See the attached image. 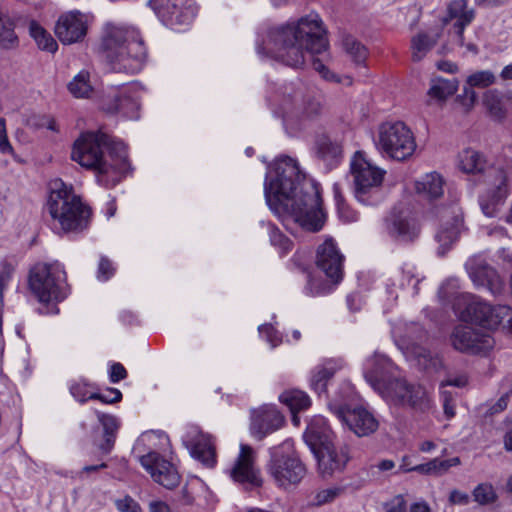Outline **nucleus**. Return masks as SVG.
<instances>
[{"mask_svg": "<svg viewBox=\"0 0 512 512\" xmlns=\"http://www.w3.org/2000/svg\"><path fill=\"white\" fill-rule=\"evenodd\" d=\"M328 46L322 19L316 13H310L296 22L268 28L257 41V52L298 68L305 63L306 53L321 54Z\"/></svg>", "mask_w": 512, "mask_h": 512, "instance_id": "2", "label": "nucleus"}, {"mask_svg": "<svg viewBox=\"0 0 512 512\" xmlns=\"http://www.w3.org/2000/svg\"><path fill=\"white\" fill-rule=\"evenodd\" d=\"M444 180L436 172L428 173L415 182V190L420 196L429 200L443 195Z\"/></svg>", "mask_w": 512, "mask_h": 512, "instance_id": "32", "label": "nucleus"}, {"mask_svg": "<svg viewBox=\"0 0 512 512\" xmlns=\"http://www.w3.org/2000/svg\"><path fill=\"white\" fill-rule=\"evenodd\" d=\"M468 380L465 375H459L453 378H448L447 380L441 383L440 389L444 390L445 386H455V387H464L467 384Z\"/></svg>", "mask_w": 512, "mask_h": 512, "instance_id": "61", "label": "nucleus"}, {"mask_svg": "<svg viewBox=\"0 0 512 512\" xmlns=\"http://www.w3.org/2000/svg\"><path fill=\"white\" fill-rule=\"evenodd\" d=\"M322 105L315 93L302 83L286 85L278 100L275 113L280 116L286 129L301 130L316 120Z\"/></svg>", "mask_w": 512, "mask_h": 512, "instance_id": "7", "label": "nucleus"}, {"mask_svg": "<svg viewBox=\"0 0 512 512\" xmlns=\"http://www.w3.org/2000/svg\"><path fill=\"white\" fill-rule=\"evenodd\" d=\"M127 371L124 366L120 363H114L110 368L109 378L112 383H117L120 380L125 379Z\"/></svg>", "mask_w": 512, "mask_h": 512, "instance_id": "58", "label": "nucleus"}, {"mask_svg": "<svg viewBox=\"0 0 512 512\" xmlns=\"http://www.w3.org/2000/svg\"><path fill=\"white\" fill-rule=\"evenodd\" d=\"M470 501V497L466 492L454 489L450 492L449 502L452 505H467Z\"/></svg>", "mask_w": 512, "mask_h": 512, "instance_id": "59", "label": "nucleus"}, {"mask_svg": "<svg viewBox=\"0 0 512 512\" xmlns=\"http://www.w3.org/2000/svg\"><path fill=\"white\" fill-rule=\"evenodd\" d=\"M29 287L42 303L62 301L68 294L63 266L58 263H38L29 274Z\"/></svg>", "mask_w": 512, "mask_h": 512, "instance_id": "10", "label": "nucleus"}, {"mask_svg": "<svg viewBox=\"0 0 512 512\" xmlns=\"http://www.w3.org/2000/svg\"><path fill=\"white\" fill-rule=\"evenodd\" d=\"M334 285L332 282L328 283L309 275L307 285L305 286V293L309 296L325 295L333 290Z\"/></svg>", "mask_w": 512, "mask_h": 512, "instance_id": "47", "label": "nucleus"}, {"mask_svg": "<svg viewBox=\"0 0 512 512\" xmlns=\"http://www.w3.org/2000/svg\"><path fill=\"white\" fill-rule=\"evenodd\" d=\"M264 195L269 208L290 229L288 222L309 232L324 225L318 186L301 173L295 159L278 157L269 166L264 183Z\"/></svg>", "mask_w": 512, "mask_h": 512, "instance_id": "1", "label": "nucleus"}, {"mask_svg": "<svg viewBox=\"0 0 512 512\" xmlns=\"http://www.w3.org/2000/svg\"><path fill=\"white\" fill-rule=\"evenodd\" d=\"M465 268L470 279L477 287L485 288L493 295L502 293L504 289L503 280L481 255L470 257L465 263Z\"/></svg>", "mask_w": 512, "mask_h": 512, "instance_id": "17", "label": "nucleus"}, {"mask_svg": "<svg viewBox=\"0 0 512 512\" xmlns=\"http://www.w3.org/2000/svg\"><path fill=\"white\" fill-rule=\"evenodd\" d=\"M18 44L15 20L6 9L0 8V47L9 50L16 48Z\"/></svg>", "mask_w": 512, "mask_h": 512, "instance_id": "36", "label": "nucleus"}, {"mask_svg": "<svg viewBox=\"0 0 512 512\" xmlns=\"http://www.w3.org/2000/svg\"><path fill=\"white\" fill-rule=\"evenodd\" d=\"M458 89V81L455 78H436L431 81L428 95L437 100H445L453 95Z\"/></svg>", "mask_w": 512, "mask_h": 512, "instance_id": "40", "label": "nucleus"}, {"mask_svg": "<svg viewBox=\"0 0 512 512\" xmlns=\"http://www.w3.org/2000/svg\"><path fill=\"white\" fill-rule=\"evenodd\" d=\"M425 337L426 333L420 326L412 325L410 333L401 339V348L404 349L410 357H413L420 366L427 369L432 366L435 367L438 363V359L433 356L430 350L420 345L419 342Z\"/></svg>", "mask_w": 512, "mask_h": 512, "instance_id": "25", "label": "nucleus"}, {"mask_svg": "<svg viewBox=\"0 0 512 512\" xmlns=\"http://www.w3.org/2000/svg\"><path fill=\"white\" fill-rule=\"evenodd\" d=\"M344 256L332 239L325 240L317 249L316 265L333 284L343 278Z\"/></svg>", "mask_w": 512, "mask_h": 512, "instance_id": "22", "label": "nucleus"}, {"mask_svg": "<svg viewBox=\"0 0 512 512\" xmlns=\"http://www.w3.org/2000/svg\"><path fill=\"white\" fill-rule=\"evenodd\" d=\"M333 192H334V198L336 201L339 216L346 217L344 215L345 201H344V198L341 193L340 185L338 183H335L333 185Z\"/></svg>", "mask_w": 512, "mask_h": 512, "instance_id": "60", "label": "nucleus"}, {"mask_svg": "<svg viewBox=\"0 0 512 512\" xmlns=\"http://www.w3.org/2000/svg\"><path fill=\"white\" fill-rule=\"evenodd\" d=\"M474 19V11L468 10L467 8L465 11L461 14V16L457 19V21L454 24V27L456 29V33L458 36V41L460 45L464 44V29L467 25H469L472 20Z\"/></svg>", "mask_w": 512, "mask_h": 512, "instance_id": "48", "label": "nucleus"}, {"mask_svg": "<svg viewBox=\"0 0 512 512\" xmlns=\"http://www.w3.org/2000/svg\"><path fill=\"white\" fill-rule=\"evenodd\" d=\"M392 370V362L385 355L376 353L367 360L364 375L367 379V375L375 371L379 378H381V386L384 387L390 381L389 377L392 374Z\"/></svg>", "mask_w": 512, "mask_h": 512, "instance_id": "37", "label": "nucleus"}, {"mask_svg": "<svg viewBox=\"0 0 512 512\" xmlns=\"http://www.w3.org/2000/svg\"><path fill=\"white\" fill-rule=\"evenodd\" d=\"M458 168L463 173L479 176L486 184V190L479 197V204L486 216H495L509 194L506 170L494 166L483 153L472 148L459 153Z\"/></svg>", "mask_w": 512, "mask_h": 512, "instance_id": "4", "label": "nucleus"}, {"mask_svg": "<svg viewBox=\"0 0 512 512\" xmlns=\"http://www.w3.org/2000/svg\"><path fill=\"white\" fill-rule=\"evenodd\" d=\"M267 472L276 485L283 489L297 486L306 475V467L296 454L291 440H285L269 450Z\"/></svg>", "mask_w": 512, "mask_h": 512, "instance_id": "8", "label": "nucleus"}, {"mask_svg": "<svg viewBox=\"0 0 512 512\" xmlns=\"http://www.w3.org/2000/svg\"><path fill=\"white\" fill-rule=\"evenodd\" d=\"M450 340L456 350L469 354L486 353L494 346L489 334L468 325L456 326Z\"/></svg>", "mask_w": 512, "mask_h": 512, "instance_id": "16", "label": "nucleus"}, {"mask_svg": "<svg viewBox=\"0 0 512 512\" xmlns=\"http://www.w3.org/2000/svg\"><path fill=\"white\" fill-rule=\"evenodd\" d=\"M114 272L115 269L111 261L104 256L101 257L98 265L97 278L101 281H107L110 277L114 275Z\"/></svg>", "mask_w": 512, "mask_h": 512, "instance_id": "51", "label": "nucleus"}, {"mask_svg": "<svg viewBox=\"0 0 512 512\" xmlns=\"http://www.w3.org/2000/svg\"><path fill=\"white\" fill-rule=\"evenodd\" d=\"M89 398L99 400L103 403L113 404L122 399V393L116 388H109L105 393H92L89 395Z\"/></svg>", "mask_w": 512, "mask_h": 512, "instance_id": "49", "label": "nucleus"}, {"mask_svg": "<svg viewBox=\"0 0 512 512\" xmlns=\"http://www.w3.org/2000/svg\"><path fill=\"white\" fill-rule=\"evenodd\" d=\"M279 400L281 403L289 407L293 414V421L295 424L298 423L296 413L307 409L311 404L308 395L300 390L285 391L279 396Z\"/></svg>", "mask_w": 512, "mask_h": 512, "instance_id": "38", "label": "nucleus"}, {"mask_svg": "<svg viewBox=\"0 0 512 512\" xmlns=\"http://www.w3.org/2000/svg\"><path fill=\"white\" fill-rule=\"evenodd\" d=\"M385 512H407V504L402 495H397L385 504Z\"/></svg>", "mask_w": 512, "mask_h": 512, "instance_id": "54", "label": "nucleus"}, {"mask_svg": "<svg viewBox=\"0 0 512 512\" xmlns=\"http://www.w3.org/2000/svg\"><path fill=\"white\" fill-rule=\"evenodd\" d=\"M69 92L76 98H88L93 92L90 81V73L86 70L80 71L68 84Z\"/></svg>", "mask_w": 512, "mask_h": 512, "instance_id": "41", "label": "nucleus"}, {"mask_svg": "<svg viewBox=\"0 0 512 512\" xmlns=\"http://www.w3.org/2000/svg\"><path fill=\"white\" fill-rule=\"evenodd\" d=\"M319 152L322 154L323 157H325L329 153H332L334 156H336L337 153L339 152V147L337 145L332 144L328 140H323L319 144Z\"/></svg>", "mask_w": 512, "mask_h": 512, "instance_id": "62", "label": "nucleus"}, {"mask_svg": "<svg viewBox=\"0 0 512 512\" xmlns=\"http://www.w3.org/2000/svg\"><path fill=\"white\" fill-rule=\"evenodd\" d=\"M29 34L35 40L37 46L44 51L54 53L57 48V42L38 22L31 20L29 22Z\"/></svg>", "mask_w": 512, "mask_h": 512, "instance_id": "39", "label": "nucleus"}, {"mask_svg": "<svg viewBox=\"0 0 512 512\" xmlns=\"http://www.w3.org/2000/svg\"><path fill=\"white\" fill-rule=\"evenodd\" d=\"M483 102L491 117L502 120L506 116L503 96L497 90H489L484 94Z\"/></svg>", "mask_w": 512, "mask_h": 512, "instance_id": "43", "label": "nucleus"}, {"mask_svg": "<svg viewBox=\"0 0 512 512\" xmlns=\"http://www.w3.org/2000/svg\"><path fill=\"white\" fill-rule=\"evenodd\" d=\"M456 310L461 320L476 324L478 321L485 319V313H492L493 307L474 295L465 294L461 296L456 304Z\"/></svg>", "mask_w": 512, "mask_h": 512, "instance_id": "28", "label": "nucleus"}, {"mask_svg": "<svg viewBox=\"0 0 512 512\" xmlns=\"http://www.w3.org/2000/svg\"><path fill=\"white\" fill-rule=\"evenodd\" d=\"M345 363L342 359H329L322 365L318 366L312 376L311 386L319 395L326 392L328 381L334 374L344 367Z\"/></svg>", "mask_w": 512, "mask_h": 512, "instance_id": "30", "label": "nucleus"}, {"mask_svg": "<svg viewBox=\"0 0 512 512\" xmlns=\"http://www.w3.org/2000/svg\"><path fill=\"white\" fill-rule=\"evenodd\" d=\"M183 443L193 458L208 468L216 464V449L212 436L198 427H190L183 437Z\"/></svg>", "mask_w": 512, "mask_h": 512, "instance_id": "19", "label": "nucleus"}, {"mask_svg": "<svg viewBox=\"0 0 512 512\" xmlns=\"http://www.w3.org/2000/svg\"><path fill=\"white\" fill-rule=\"evenodd\" d=\"M352 395L349 386L344 387V393L330 401L331 411L357 436L363 437L374 433L379 426L378 421L368 410L361 406H352Z\"/></svg>", "mask_w": 512, "mask_h": 512, "instance_id": "13", "label": "nucleus"}, {"mask_svg": "<svg viewBox=\"0 0 512 512\" xmlns=\"http://www.w3.org/2000/svg\"><path fill=\"white\" fill-rule=\"evenodd\" d=\"M467 8V1L466 0H455L452 3H450L448 7V15L450 19H458L461 14L465 11Z\"/></svg>", "mask_w": 512, "mask_h": 512, "instance_id": "57", "label": "nucleus"}, {"mask_svg": "<svg viewBox=\"0 0 512 512\" xmlns=\"http://www.w3.org/2000/svg\"><path fill=\"white\" fill-rule=\"evenodd\" d=\"M333 435L334 433L326 419L323 417H316L308 425L304 434V439L313 451L316 450V448L326 446V444H332Z\"/></svg>", "mask_w": 512, "mask_h": 512, "instance_id": "29", "label": "nucleus"}, {"mask_svg": "<svg viewBox=\"0 0 512 512\" xmlns=\"http://www.w3.org/2000/svg\"><path fill=\"white\" fill-rule=\"evenodd\" d=\"M71 158L95 170L98 183L105 187L119 183L128 168L125 144L100 131L83 133L73 145Z\"/></svg>", "mask_w": 512, "mask_h": 512, "instance_id": "3", "label": "nucleus"}, {"mask_svg": "<svg viewBox=\"0 0 512 512\" xmlns=\"http://www.w3.org/2000/svg\"><path fill=\"white\" fill-rule=\"evenodd\" d=\"M385 231L400 242H413L418 238L420 227L417 221L404 213H393L385 219Z\"/></svg>", "mask_w": 512, "mask_h": 512, "instance_id": "27", "label": "nucleus"}, {"mask_svg": "<svg viewBox=\"0 0 512 512\" xmlns=\"http://www.w3.org/2000/svg\"><path fill=\"white\" fill-rule=\"evenodd\" d=\"M312 452L317 459L319 474L323 478H329L335 473L342 472L349 460L347 448H336L333 443L316 448Z\"/></svg>", "mask_w": 512, "mask_h": 512, "instance_id": "24", "label": "nucleus"}, {"mask_svg": "<svg viewBox=\"0 0 512 512\" xmlns=\"http://www.w3.org/2000/svg\"><path fill=\"white\" fill-rule=\"evenodd\" d=\"M86 32V17L78 11H71L61 15L55 26V33L64 44L80 41L86 35Z\"/></svg>", "mask_w": 512, "mask_h": 512, "instance_id": "26", "label": "nucleus"}, {"mask_svg": "<svg viewBox=\"0 0 512 512\" xmlns=\"http://www.w3.org/2000/svg\"><path fill=\"white\" fill-rule=\"evenodd\" d=\"M380 380L381 378H379L375 371L367 375V382L387 402L395 406L416 409L428 407V393L421 385L410 384L404 379L395 378L382 387Z\"/></svg>", "mask_w": 512, "mask_h": 512, "instance_id": "12", "label": "nucleus"}, {"mask_svg": "<svg viewBox=\"0 0 512 512\" xmlns=\"http://www.w3.org/2000/svg\"><path fill=\"white\" fill-rule=\"evenodd\" d=\"M439 36L427 32H418L410 41L411 59L413 62H420L437 44Z\"/></svg>", "mask_w": 512, "mask_h": 512, "instance_id": "34", "label": "nucleus"}, {"mask_svg": "<svg viewBox=\"0 0 512 512\" xmlns=\"http://www.w3.org/2000/svg\"><path fill=\"white\" fill-rule=\"evenodd\" d=\"M510 393L502 395L498 401L490 408L491 414L499 413L507 408Z\"/></svg>", "mask_w": 512, "mask_h": 512, "instance_id": "64", "label": "nucleus"}, {"mask_svg": "<svg viewBox=\"0 0 512 512\" xmlns=\"http://www.w3.org/2000/svg\"><path fill=\"white\" fill-rule=\"evenodd\" d=\"M440 228L435 236L439 244L437 253L441 256L449 251L463 230V215L460 207L453 203L439 211Z\"/></svg>", "mask_w": 512, "mask_h": 512, "instance_id": "15", "label": "nucleus"}, {"mask_svg": "<svg viewBox=\"0 0 512 512\" xmlns=\"http://www.w3.org/2000/svg\"><path fill=\"white\" fill-rule=\"evenodd\" d=\"M267 231L269 233L270 243L280 250L282 255L288 253L292 249V242L272 223H267Z\"/></svg>", "mask_w": 512, "mask_h": 512, "instance_id": "46", "label": "nucleus"}, {"mask_svg": "<svg viewBox=\"0 0 512 512\" xmlns=\"http://www.w3.org/2000/svg\"><path fill=\"white\" fill-rule=\"evenodd\" d=\"M312 65L314 70L320 73L324 79L333 80L335 78L334 74L330 73L328 68L320 60L314 59Z\"/></svg>", "mask_w": 512, "mask_h": 512, "instance_id": "63", "label": "nucleus"}, {"mask_svg": "<svg viewBox=\"0 0 512 512\" xmlns=\"http://www.w3.org/2000/svg\"><path fill=\"white\" fill-rule=\"evenodd\" d=\"M495 82V76L491 71L483 70L470 75L467 83L470 87H487ZM465 97L469 98L471 104L476 100V93L471 88H464Z\"/></svg>", "mask_w": 512, "mask_h": 512, "instance_id": "42", "label": "nucleus"}, {"mask_svg": "<svg viewBox=\"0 0 512 512\" xmlns=\"http://www.w3.org/2000/svg\"><path fill=\"white\" fill-rule=\"evenodd\" d=\"M384 174L383 170L365 158L364 153L357 151L350 162L355 198L364 205H375L380 202Z\"/></svg>", "mask_w": 512, "mask_h": 512, "instance_id": "9", "label": "nucleus"}, {"mask_svg": "<svg viewBox=\"0 0 512 512\" xmlns=\"http://www.w3.org/2000/svg\"><path fill=\"white\" fill-rule=\"evenodd\" d=\"M140 463L155 482L167 489H173L180 482V475L174 465L157 452H149L140 457Z\"/></svg>", "mask_w": 512, "mask_h": 512, "instance_id": "20", "label": "nucleus"}, {"mask_svg": "<svg viewBox=\"0 0 512 512\" xmlns=\"http://www.w3.org/2000/svg\"><path fill=\"white\" fill-rule=\"evenodd\" d=\"M103 110L111 114H121L127 119H138L140 104L137 86H125L119 91H112L102 104Z\"/></svg>", "mask_w": 512, "mask_h": 512, "instance_id": "18", "label": "nucleus"}, {"mask_svg": "<svg viewBox=\"0 0 512 512\" xmlns=\"http://www.w3.org/2000/svg\"><path fill=\"white\" fill-rule=\"evenodd\" d=\"M484 320L478 321L482 327L487 329L502 328L503 330L512 333V308L506 305H499L493 307L492 313H485Z\"/></svg>", "mask_w": 512, "mask_h": 512, "instance_id": "31", "label": "nucleus"}, {"mask_svg": "<svg viewBox=\"0 0 512 512\" xmlns=\"http://www.w3.org/2000/svg\"><path fill=\"white\" fill-rule=\"evenodd\" d=\"M342 48L356 64H363L367 58L366 47L351 35L342 38Z\"/></svg>", "mask_w": 512, "mask_h": 512, "instance_id": "44", "label": "nucleus"}, {"mask_svg": "<svg viewBox=\"0 0 512 512\" xmlns=\"http://www.w3.org/2000/svg\"><path fill=\"white\" fill-rule=\"evenodd\" d=\"M70 392L72 396L80 402H85L88 399H90L86 388V384L84 383L76 382L72 384L70 387Z\"/></svg>", "mask_w": 512, "mask_h": 512, "instance_id": "56", "label": "nucleus"}, {"mask_svg": "<svg viewBox=\"0 0 512 512\" xmlns=\"http://www.w3.org/2000/svg\"><path fill=\"white\" fill-rule=\"evenodd\" d=\"M230 475L235 482L247 487H259L262 484L260 472L255 466V451L246 444L240 445V453Z\"/></svg>", "mask_w": 512, "mask_h": 512, "instance_id": "21", "label": "nucleus"}, {"mask_svg": "<svg viewBox=\"0 0 512 512\" xmlns=\"http://www.w3.org/2000/svg\"><path fill=\"white\" fill-rule=\"evenodd\" d=\"M259 333L262 337L266 338L267 342H269L272 347L278 346L282 341L278 332L269 324L260 326Z\"/></svg>", "mask_w": 512, "mask_h": 512, "instance_id": "50", "label": "nucleus"}, {"mask_svg": "<svg viewBox=\"0 0 512 512\" xmlns=\"http://www.w3.org/2000/svg\"><path fill=\"white\" fill-rule=\"evenodd\" d=\"M96 415L104 431V440L100 444L99 449L104 454H109L114 447L116 435L120 428V421L116 416L111 414L97 411Z\"/></svg>", "mask_w": 512, "mask_h": 512, "instance_id": "33", "label": "nucleus"}, {"mask_svg": "<svg viewBox=\"0 0 512 512\" xmlns=\"http://www.w3.org/2000/svg\"><path fill=\"white\" fill-rule=\"evenodd\" d=\"M374 143L381 154L397 161L412 157L417 147L413 132L402 121L380 124Z\"/></svg>", "mask_w": 512, "mask_h": 512, "instance_id": "11", "label": "nucleus"}, {"mask_svg": "<svg viewBox=\"0 0 512 512\" xmlns=\"http://www.w3.org/2000/svg\"><path fill=\"white\" fill-rule=\"evenodd\" d=\"M284 424V417L274 405H263L251 410L250 431L258 440L275 432Z\"/></svg>", "mask_w": 512, "mask_h": 512, "instance_id": "23", "label": "nucleus"}, {"mask_svg": "<svg viewBox=\"0 0 512 512\" xmlns=\"http://www.w3.org/2000/svg\"><path fill=\"white\" fill-rule=\"evenodd\" d=\"M120 512H142L140 505L130 496H125L115 502Z\"/></svg>", "mask_w": 512, "mask_h": 512, "instance_id": "52", "label": "nucleus"}, {"mask_svg": "<svg viewBox=\"0 0 512 512\" xmlns=\"http://www.w3.org/2000/svg\"><path fill=\"white\" fill-rule=\"evenodd\" d=\"M441 398L443 401V409L447 418H452L455 415V404L453 396L450 392L446 390H441Z\"/></svg>", "mask_w": 512, "mask_h": 512, "instance_id": "55", "label": "nucleus"}, {"mask_svg": "<svg viewBox=\"0 0 512 512\" xmlns=\"http://www.w3.org/2000/svg\"><path fill=\"white\" fill-rule=\"evenodd\" d=\"M49 190L47 210L52 218L54 229L68 233L87 228L91 210L82 203L73 188L61 179H54L49 184Z\"/></svg>", "mask_w": 512, "mask_h": 512, "instance_id": "6", "label": "nucleus"}, {"mask_svg": "<svg viewBox=\"0 0 512 512\" xmlns=\"http://www.w3.org/2000/svg\"><path fill=\"white\" fill-rule=\"evenodd\" d=\"M461 464L459 457H453L446 460L434 458L427 463L413 466V468H405L402 466L404 472L416 471L420 474L441 476L445 474L451 467Z\"/></svg>", "mask_w": 512, "mask_h": 512, "instance_id": "35", "label": "nucleus"}, {"mask_svg": "<svg viewBox=\"0 0 512 512\" xmlns=\"http://www.w3.org/2000/svg\"><path fill=\"white\" fill-rule=\"evenodd\" d=\"M341 489L337 487L327 488L316 494L315 500L317 505H323L333 501L340 493Z\"/></svg>", "mask_w": 512, "mask_h": 512, "instance_id": "53", "label": "nucleus"}, {"mask_svg": "<svg viewBox=\"0 0 512 512\" xmlns=\"http://www.w3.org/2000/svg\"><path fill=\"white\" fill-rule=\"evenodd\" d=\"M150 5L162 23L174 30L189 25L197 12L193 0H150Z\"/></svg>", "mask_w": 512, "mask_h": 512, "instance_id": "14", "label": "nucleus"}, {"mask_svg": "<svg viewBox=\"0 0 512 512\" xmlns=\"http://www.w3.org/2000/svg\"><path fill=\"white\" fill-rule=\"evenodd\" d=\"M473 500L481 506L494 504L498 495L491 483L483 482L478 484L472 491Z\"/></svg>", "mask_w": 512, "mask_h": 512, "instance_id": "45", "label": "nucleus"}, {"mask_svg": "<svg viewBox=\"0 0 512 512\" xmlns=\"http://www.w3.org/2000/svg\"><path fill=\"white\" fill-rule=\"evenodd\" d=\"M102 47L114 72L134 74L142 69L146 50L136 29L109 27L103 37Z\"/></svg>", "mask_w": 512, "mask_h": 512, "instance_id": "5", "label": "nucleus"}]
</instances>
